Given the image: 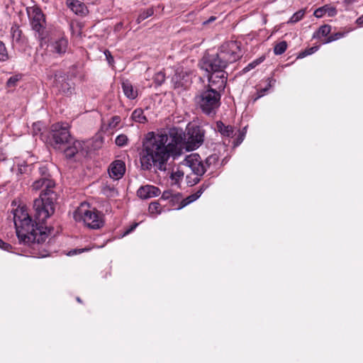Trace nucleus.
<instances>
[{
	"instance_id": "nucleus-17",
	"label": "nucleus",
	"mask_w": 363,
	"mask_h": 363,
	"mask_svg": "<svg viewBox=\"0 0 363 363\" xmlns=\"http://www.w3.org/2000/svg\"><path fill=\"white\" fill-rule=\"evenodd\" d=\"M68 41L65 38H60L50 44V51L60 56L64 55L67 49Z\"/></svg>"
},
{
	"instance_id": "nucleus-18",
	"label": "nucleus",
	"mask_w": 363,
	"mask_h": 363,
	"mask_svg": "<svg viewBox=\"0 0 363 363\" xmlns=\"http://www.w3.org/2000/svg\"><path fill=\"white\" fill-rule=\"evenodd\" d=\"M67 6L77 15L85 16L88 13V9L84 3L79 0H67Z\"/></svg>"
},
{
	"instance_id": "nucleus-46",
	"label": "nucleus",
	"mask_w": 363,
	"mask_h": 363,
	"mask_svg": "<svg viewBox=\"0 0 363 363\" xmlns=\"http://www.w3.org/2000/svg\"><path fill=\"white\" fill-rule=\"evenodd\" d=\"M217 160L216 155H211L206 159V164L209 166L212 162H215Z\"/></svg>"
},
{
	"instance_id": "nucleus-48",
	"label": "nucleus",
	"mask_w": 363,
	"mask_h": 363,
	"mask_svg": "<svg viewBox=\"0 0 363 363\" xmlns=\"http://www.w3.org/2000/svg\"><path fill=\"white\" fill-rule=\"evenodd\" d=\"M215 20H216V17L211 16V17L209 18V19L208 21H204L203 23L206 24V23H211V22H212V21H213Z\"/></svg>"
},
{
	"instance_id": "nucleus-31",
	"label": "nucleus",
	"mask_w": 363,
	"mask_h": 363,
	"mask_svg": "<svg viewBox=\"0 0 363 363\" xmlns=\"http://www.w3.org/2000/svg\"><path fill=\"white\" fill-rule=\"evenodd\" d=\"M9 59V54L4 43L0 40V61L6 62Z\"/></svg>"
},
{
	"instance_id": "nucleus-34",
	"label": "nucleus",
	"mask_w": 363,
	"mask_h": 363,
	"mask_svg": "<svg viewBox=\"0 0 363 363\" xmlns=\"http://www.w3.org/2000/svg\"><path fill=\"white\" fill-rule=\"evenodd\" d=\"M45 128L44 125L41 122L34 123L33 125V134L34 135H43L42 130Z\"/></svg>"
},
{
	"instance_id": "nucleus-22",
	"label": "nucleus",
	"mask_w": 363,
	"mask_h": 363,
	"mask_svg": "<svg viewBox=\"0 0 363 363\" xmlns=\"http://www.w3.org/2000/svg\"><path fill=\"white\" fill-rule=\"evenodd\" d=\"M331 32V26L328 24L321 26L318 30H316L313 35V38L320 39L322 37H327Z\"/></svg>"
},
{
	"instance_id": "nucleus-28",
	"label": "nucleus",
	"mask_w": 363,
	"mask_h": 363,
	"mask_svg": "<svg viewBox=\"0 0 363 363\" xmlns=\"http://www.w3.org/2000/svg\"><path fill=\"white\" fill-rule=\"evenodd\" d=\"M287 48V43L286 41H281L275 45L274 47V52L277 55L283 54Z\"/></svg>"
},
{
	"instance_id": "nucleus-37",
	"label": "nucleus",
	"mask_w": 363,
	"mask_h": 363,
	"mask_svg": "<svg viewBox=\"0 0 363 363\" xmlns=\"http://www.w3.org/2000/svg\"><path fill=\"white\" fill-rule=\"evenodd\" d=\"M344 34L340 32H337L335 33L331 34L330 35L328 36V38L324 40L323 43H329L333 41L337 40L342 37H343Z\"/></svg>"
},
{
	"instance_id": "nucleus-32",
	"label": "nucleus",
	"mask_w": 363,
	"mask_h": 363,
	"mask_svg": "<svg viewBox=\"0 0 363 363\" xmlns=\"http://www.w3.org/2000/svg\"><path fill=\"white\" fill-rule=\"evenodd\" d=\"M153 80L157 86H161L165 81V74L162 71L157 72Z\"/></svg>"
},
{
	"instance_id": "nucleus-19",
	"label": "nucleus",
	"mask_w": 363,
	"mask_h": 363,
	"mask_svg": "<svg viewBox=\"0 0 363 363\" xmlns=\"http://www.w3.org/2000/svg\"><path fill=\"white\" fill-rule=\"evenodd\" d=\"M125 96L129 99H135L138 96V90L134 88L131 82L126 79L121 84Z\"/></svg>"
},
{
	"instance_id": "nucleus-51",
	"label": "nucleus",
	"mask_w": 363,
	"mask_h": 363,
	"mask_svg": "<svg viewBox=\"0 0 363 363\" xmlns=\"http://www.w3.org/2000/svg\"><path fill=\"white\" fill-rule=\"evenodd\" d=\"M185 206H184V205L179 206V207H178V208H177L176 209H177V210H180V209H182V208H184V207H185Z\"/></svg>"
},
{
	"instance_id": "nucleus-25",
	"label": "nucleus",
	"mask_w": 363,
	"mask_h": 363,
	"mask_svg": "<svg viewBox=\"0 0 363 363\" xmlns=\"http://www.w3.org/2000/svg\"><path fill=\"white\" fill-rule=\"evenodd\" d=\"M22 74H16L9 78L6 82V87L13 88L17 86L18 82L22 79Z\"/></svg>"
},
{
	"instance_id": "nucleus-1",
	"label": "nucleus",
	"mask_w": 363,
	"mask_h": 363,
	"mask_svg": "<svg viewBox=\"0 0 363 363\" xmlns=\"http://www.w3.org/2000/svg\"><path fill=\"white\" fill-rule=\"evenodd\" d=\"M183 136V130L175 127L170 128L168 133L149 132L143 141L140 152L142 169L150 170L154 165L158 169L165 171L169 157L181 155L178 145Z\"/></svg>"
},
{
	"instance_id": "nucleus-54",
	"label": "nucleus",
	"mask_w": 363,
	"mask_h": 363,
	"mask_svg": "<svg viewBox=\"0 0 363 363\" xmlns=\"http://www.w3.org/2000/svg\"><path fill=\"white\" fill-rule=\"evenodd\" d=\"M240 132H243L245 133H246V127H245L242 130H241Z\"/></svg>"
},
{
	"instance_id": "nucleus-42",
	"label": "nucleus",
	"mask_w": 363,
	"mask_h": 363,
	"mask_svg": "<svg viewBox=\"0 0 363 363\" xmlns=\"http://www.w3.org/2000/svg\"><path fill=\"white\" fill-rule=\"evenodd\" d=\"M245 133H243V132H239L238 133V137L236 138L235 142H234V145L235 146H238L239 145H240L244 138H245Z\"/></svg>"
},
{
	"instance_id": "nucleus-53",
	"label": "nucleus",
	"mask_w": 363,
	"mask_h": 363,
	"mask_svg": "<svg viewBox=\"0 0 363 363\" xmlns=\"http://www.w3.org/2000/svg\"><path fill=\"white\" fill-rule=\"evenodd\" d=\"M149 204L153 205V204H159L157 201H152Z\"/></svg>"
},
{
	"instance_id": "nucleus-44",
	"label": "nucleus",
	"mask_w": 363,
	"mask_h": 363,
	"mask_svg": "<svg viewBox=\"0 0 363 363\" xmlns=\"http://www.w3.org/2000/svg\"><path fill=\"white\" fill-rule=\"evenodd\" d=\"M138 225V223H134L133 224H132L125 230V232L123 233V236H125L132 233L137 228Z\"/></svg>"
},
{
	"instance_id": "nucleus-5",
	"label": "nucleus",
	"mask_w": 363,
	"mask_h": 363,
	"mask_svg": "<svg viewBox=\"0 0 363 363\" xmlns=\"http://www.w3.org/2000/svg\"><path fill=\"white\" fill-rule=\"evenodd\" d=\"M199 66L208 74H220L216 75V78L219 79L218 88H225L228 74L224 70L227 67L218 52L214 54L205 53L199 62Z\"/></svg>"
},
{
	"instance_id": "nucleus-3",
	"label": "nucleus",
	"mask_w": 363,
	"mask_h": 363,
	"mask_svg": "<svg viewBox=\"0 0 363 363\" xmlns=\"http://www.w3.org/2000/svg\"><path fill=\"white\" fill-rule=\"evenodd\" d=\"M33 168L36 171L39 178L33 183L31 188L33 190L38 191L45 187L39 197L34 199L33 204H55L57 202V196L53 191L55 182L51 175L50 165L37 163L33 165Z\"/></svg>"
},
{
	"instance_id": "nucleus-6",
	"label": "nucleus",
	"mask_w": 363,
	"mask_h": 363,
	"mask_svg": "<svg viewBox=\"0 0 363 363\" xmlns=\"http://www.w3.org/2000/svg\"><path fill=\"white\" fill-rule=\"evenodd\" d=\"M28 16L35 37L40 41V45L47 43L49 30L46 28L45 16L42 10L37 6L26 9Z\"/></svg>"
},
{
	"instance_id": "nucleus-4",
	"label": "nucleus",
	"mask_w": 363,
	"mask_h": 363,
	"mask_svg": "<svg viewBox=\"0 0 363 363\" xmlns=\"http://www.w3.org/2000/svg\"><path fill=\"white\" fill-rule=\"evenodd\" d=\"M220 98L219 91L208 86L198 92L194 97V102L203 113L213 117L220 107Z\"/></svg>"
},
{
	"instance_id": "nucleus-8",
	"label": "nucleus",
	"mask_w": 363,
	"mask_h": 363,
	"mask_svg": "<svg viewBox=\"0 0 363 363\" xmlns=\"http://www.w3.org/2000/svg\"><path fill=\"white\" fill-rule=\"evenodd\" d=\"M104 215L95 208L84 210L78 208L73 213V218L76 222H83L84 225L89 229L98 230L104 227Z\"/></svg>"
},
{
	"instance_id": "nucleus-13",
	"label": "nucleus",
	"mask_w": 363,
	"mask_h": 363,
	"mask_svg": "<svg viewBox=\"0 0 363 363\" xmlns=\"http://www.w3.org/2000/svg\"><path fill=\"white\" fill-rule=\"evenodd\" d=\"M160 194L159 188L152 185L140 186L137 191V195L142 199H148L155 197Z\"/></svg>"
},
{
	"instance_id": "nucleus-7",
	"label": "nucleus",
	"mask_w": 363,
	"mask_h": 363,
	"mask_svg": "<svg viewBox=\"0 0 363 363\" xmlns=\"http://www.w3.org/2000/svg\"><path fill=\"white\" fill-rule=\"evenodd\" d=\"M47 140L52 147L58 150H62L66 145L71 144L73 138L69 133L68 124L62 123L52 124Z\"/></svg>"
},
{
	"instance_id": "nucleus-2",
	"label": "nucleus",
	"mask_w": 363,
	"mask_h": 363,
	"mask_svg": "<svg viewBox=\"0 0 363 363\" xmlns=\"http://www.w3.org/2000/svg\"><path fill=\"white\" fill-rule=\"evenodd\" d=\"M54 212L53 206H36L33 219L28 212L27 206H18L13 213L19 243L31 245L44 242L51 230L44 224Z\"/></svg>"
},
{
	"instance_id": "nucleus-52",
	"label": "nucleus",
	"mask_w": 363,
	"mask_h": 363,
	"mask_svg": "<svg viewBox=\"0 0 363 363\" xmlns=\"http://www.w3.org/2000/svg\"><path fill=\"white\" fill-rule=\"evenodd\" d=\"M79 204L84 205V204H89V203L86 201H82Z\"/></svg>"
},
{
	"instance_id": "nucleus-26",
	"label": "nucleus",
	"mask_w": 363,
	"mask_h": 363,
	"mask_svg": "<svg viewBox=\"0 0 363 363\" xmlns=\"http://www.w3.org/2000/svg\"><path fill=\"white\" fill-rule=\"evenodd\" d=\"M306 13L305 9H301L293 14L290 19L287 21V23H296L301 21Z\"/></svg>"
},
{
	"instance_id": "nucleus-29",
	"label": "nucleus",
	"mask_w": 363,
	"mask_h": 363,
	"mask_svg": "<svg viewBox=\"0 0 363 363\" xmlns=\"http://www.w3.org/2000/svg\"><path fill=\"white\" fill-rule=\"evenodd\" d=\"M264 60V57H261L258 59H256L255 60L252 61V62L249 63L243 69L242 73H247V72L250 71L251 69L255 68L258 65L262 63Z\"/></svg>"
},
{
	"instance_id": "nucleus-50",
	"label": "nucleus",
	"mask_w": 363,
	"mask_h": 363,
	"mask_svg": "<svg viewBox=\"0 0 363 363\" xmlns=\"http://www.w3.org/2000/svg\"><path fill=\"white\" fill-rule=\"evenodd\" d=\"M113 122H115L116 123H118L120 121V117H118V116H114V117H113Z\"/></svg>"
},
{
	"instance_id": "nucleus-15",
	"label": "nucleus",
	"mask_w": 363,
	"mask_h": 363,
	"mask_svg": "<svg viewBox=\"0 0 363 363\" xmlns=\"http://www.w3.org/2000/svg\"><path fill=\"white\" fill-rule=\"evenodd\" d=\"M72 145H66L64 149V153L67 158L72 159L76 155L82 154L83 155L84 149H83V144L80 141L75 140L74 142L72 141Z\"/></svg>"
},
{
	"instance_id": "nucleus-43",
	"label": "nucleus",
	"mask_w": 363,
	"mask_h": 363,
	"mask_svg": "<svg viewBox=\"0 0 363 363\" xmlns=\"http://www.w3.org/2000/svg\"><path fill=\"white\" fill-rule=\"evenodd\" d=\"M0 248L5 251L9 252L12 249V246L0 239Z\"/></svg>"
},
{
	"instance_id": "nucleus-55",
	"label": "nucleus",
	"mask_w": 363,
	"mask_h": 363,
	"mask_svg": "<svg viewBox=\"0 0 363 363\" xmlns=\"http://www.w3.org/2000/svg\"><path fill=\"white\" fill-rule=\"evenodd\" d=\"M77 301L79 303H82V300L79 297L77 298Z\"/></svg>"
},
{
	"instance_id": "nucleus-56",
	"label": "nucleus",
	"mask_w": 363,
	"mask_h": 363,
	"mask_svg": "<svg viewBox=\"0 0 363 363\" xmlns=\"http://www.w3.org/2000/svg\"><path fill=\"white\" fill-rule=\"evenodd\" d=\"M11 204H12V205L16 204V201H15V200H14V201H12V203H11Z\"/></svg>"
},
{
	"instance_id": "nucleus-30",
	"label": "nucleus",
	"mask_w": 363,
	"mask_h": 363,
	"mask_svg": "<svg viewBox=\"0 0 363 363\" xmlns=\"http://www.w3.org/2000/svg\"><path fill=\"white\" fill-rule=\"evenodd\" d=\"M162 211V206H148V213L152 218H156Z\"/></svg>"
},
{
	"instance_id": "nucleus-35",
	"label": "nucleus",
	"mask_w": 363,
	"mask_h": 363,
	"mask_svg": "<svg viewBox=\"0 0 363 363\" xmlns=\"http://www.w3.org/2000/svg\"><path fill=\"white\" fill-rule=\"evenodd\" d=\"M22 31L18 26H15L11 28V35L13 40L19 42L21 40Z\"/></svg>"
},
{
	"instance_id": "nucleus-40",
	"label": "nucleus",
	"mask_w": 363,
	"mask_h": 363,
	"mask_svg": "<svg viewBox=\"0 0 363 363\" xmlns=\"http://www.w3.org/2000/svg\"><path fill=\"white\" fill-rule=\"evenodd\" d=\"M31 171V165L21 164L18 166V172L20 174H28Z\"/></svg>"
},
{
	"instance_id": "nucleus-45",
	"label": "nucleus",
	"mask_w": 363,
	"mask_h": 363,
	"mask_svg": "<svg viewBox=\"0 0 363 363\" xmlns=\"http://www.w3.org/2000/svg\"><path fill=\"white\" fill-rule=\"evenodd\" d=\"M104 54L106 55L108 63L110 65H113V63L114 62V60H113V57L111 55V52L108 50H106L104 52Z\"/></svg>"
},
{
	"instance_id": "nucleus-39",
	"label": "nucleus",
	"mask_w": 363,
	"mask_h": 363,
	"mask_svg": "<svg viewBox=\"0 0 363 363\" xmlns=\"http://www.w3.org/2000/svg\"><path fill=\"white\" fill-rule=\"evenodd\" d=\"M184 173L182 172L177 171L174 173H172L171 179L172 181H174V183H177L179 179H182Z\"/></svg>"
},
{
	"instance_id": "nucleus-38",
	"label": "nucleus",
	"mask_w": 363,
	"mask_h": 363,
	"mask_svg": "<svg viewBox=\"0 0 363 363\" xmlns=\"http://www.w3.org/2000/svg\"><path fill=\"white\" fill-rule=\"evenodd\" d=\"M319 49V46L317 45V46H313V47H311V48H309L308 49H306L304 51L301 52L299 55H298V57H304L307 55H311L314 52H315L318 50Z\"/></svg>"
},
{
	"instance_id": "nucleus-21",
	"label": "nucleus",
	"mask_w": 363,
	"mask_h": 363,
	"mask_svg": "<svg viewBox=\"0 0 363 363\" xmlns=\"http://www.w3.org/2000/svg\"><path fill=\"white\" fill-rule=\"evenodd\" d=\"M216 129L223 136L231 138L233 135V127L232 125H225L220 121L216 122Z\"/></svg>"
},
{
	"instance_id": "nucleus-10",
	"label": "nucleus",
	"mask_w": 363,
	"mask_h": 363,
	"mask_svg": "<svg viewBox=\"0 0 363 363\" xmlns=\"http://www.w3.org/2000/svg\"><path fill=\"white\" fill-rule=\"evenodd\" d=\"M218 53L226 67H228L230 64L238 61L242 57L240 43L233 40L225 42L219 48Z\"/></svg>"
},
{
	"instance_id": "nucleus-14",
	"label": "nucleus",
	"mask_w": 363,
	"mask_h": 363,
	"mask_svg": "<svg viewBox=\"0 0 363 363\" xmlns=\"http://www.w3.org/2000/svg\"><path fill=\"white\" fill-rule=\"evenodd\" d=\"M55 85L59 89L60 91L65 94L72 93V84L65 75H55Z\"/></svg>"
},
{
	"instance_id": "nucleus-27",
	"label": "nucleus",
	"mask_w": 363,
	"mask_h": 363,
	"mask_svg": "<svg viewBox=\"0 0 363 363\" xmlns=\"http://www.w3.org/2000/svg\"><path fill=\"white\" fill-rule=\"evenodd\" d=\"M268 84L266 87L261 89L257 92V96L254 99V101L257 100L258 99L263 96L265 93L269 89L270 87L273 86V84L275 83L276 80L273 78H268Z\"/></svg>"
},
{
	"instance_id": "nucleus-16",
	"label": "nucleus",
	"mask_w": 363,
	"mask_h": 363,
	"mask_svg": "<svg viewBox=\"0 0 363 363\" xmlns=\"http://www.w3.org/2000/svg\"><path fill=\"white\" fill-rule=\"evenodd\" d=\"M108 171L111 177L116 179H120L125 172V164L122 160H116L111 163Z\"/></svg>"
},
{
	"instance_id": "nucleus-49",
	"label": "nucleus",
	"mask_w": 363,
	"mask_h": 363,
	"mask_svg": "<svg viewBox=\"0 0 363 363\" xmlns=\"http://www.w3.org/2000/svg\"><path fill=\"white\" fill-rule=\"evenodd\" d=\"M201 177V176L196 175L195 178L194 179V184H197V183H199V181H200V179H200V177Z\"/></svg>"
},
{
	"instance_id": "nucleus-9",
	"label": "nucleus",
	"mask_w": 363,
	"mask_h": 363,
	"mask_svg": "<svg viewBox=\"0 0 363 363\" xmlns=\"http://www.w3.org/2000/svg\"><path fill=\"white\" fill-rule=\"evenodd\" d=\"M204 130L198 125L188 127L186 133L183 131L182 140L178 145V150L182 153V149L192 151L202 145L204 140Z\"/></svg>"
},
{
	"instance_id": "nucleus-11",
	"label": "nucleus",
	"mask_w": 363,
	"mask_h": 363,
	"mask_svg": "<svg viewBox=\"0 0 363 363\" xmlns=\"http://www.w3.org/2000/svg\"><path fill=\"white\" fill-rule=\"evenodd\" d=\"M205 188L201 186L196 193L184 198L180 193H174L171 190L164 191L160 199L162 201H168L169 204H191L199 199L203 194Z\"/></svg>"
},
{
	"instance_id": "nucleus-24",
	"label": "nucleus",
	"mask_w": 363,
	"mask_h": 363,
	"mask_svg": "<svg viewBox=\"0 0 363 363\" xmlns=\"http://www.w3.org/2000/svg\"><path fill=\"white\" fill-rule=\"evenodd\" d=\"M154 13V9L153 8H148L146 10L142 11L140 14L138 15L136 22L138 23H140L142 21L147 18L148 17H150Z\"/></svg>"
},
{
	"instance_id": "nucleus-33",
	"label": "nucleus",
	"mask_w": 363,
	"mask_h": 363,
	"mask_svg": "<svg viewBox=\"0 0 363 363\" xmlns=\"http://www.w3.org/2000/svg\"><path fill=\"white\" fill-rule=\"evenodd\" d=\"M213 74H208V81L209 82V84L208 86H210L211 87V86H216V89L219 91V92L220 91H223V89H219L218 88V80L219 79L218 78H216V75L213 77Z\"/></svg>"
},
{
	"instance_id": "nucleus-23",
	"label": "nucleus",
	"mask_w": 363,
	"mask_h": 363,
	"mask_svg": "<svg viewBox=\"0 0 363 363\" xmlns=\"http://www.w3.org/2000/svg\"><path fill=\"white\" fill-rule=\"evenodd\" d=\"M131 118L135 122L140 123H145L147 121L146 116L144 115L143 110L141 108L134 110L132 113Z\"/></svg>"
},
{
	"instance_id": "nucleus-41",
	"label": "nucleus",
	"mask_w": 363,
	"mask_h": 363,
	"mask_svg": "<svg viewBox=\"0 0 363 363\" xmlns=\"http://www.w3.org/2000/svg\"><path fill=\"white\" fill-rule=\"evenodd\" d=\"M87 248H79V249H73L67 252L68 256H73L77 254L82 253L84 252L88 251Z\"/></svg>"
},
{
	"instance_id": "nucleus-20",
	"label": "nucleus",
	"mask_w": 363,
	"mask_h": 363,
	"mask_svg": "<svg viewBox=\"0 0 363 363\" xmlns=\"http://www.w3.org/2000/svg\"><path fill=\"white\" fill-rule=\"evenodd\" d=\"M325 14H327L329 17L335 16L337 14L336 8L329 5H325L315 9L313 13V15L316 18H321Z\"/></svg>"
},
{
	"instance_id": "nucleus-12",
	"label": "nucleus",
	"mask_w": 363,
	"mask_h": 363,
	"mask_svg": "<svg viewBox=\"0 0 363 363\" xmlns=\"http://www.w3.org/2000/svg\"><path fill=\"white\" fill-rule=\"evenodd\" d=\"M199 155H194L186 159V164L191 169L195 175L202 176L206 171L202 161L199 160Z\"/></svg>"
},
{
	"instance_id": "nucleus-47",
	"label": "nucleus",
	"mask_w": 363,
	"mask_h": 363,
	"mask_svg": "<svg viewBox=\"0 0 363 363\" xmlns=\"http://www.w3.org/2000/svg\"><path fill=\"white\" fill-rule=\"evenodd\" d=\"M357 23L361 26H363V15L357 19Z\"/></svg>"
},
{
	"instance_id": "nucleus-36",
	"label": "nucleus",
	"mask_w": 363,
	"mask_h": 363,
	"mask_svg": "<svg viewBox=\"0 0 363 363\" xmlns=\"http://www.w3.org/2000/svg\"><path fill=\"white\" fill-rule=\"evenodd\" d=\"M128 137L124 134H121L118 135L115 140V143L116 145L119 147H123L125 145L128 143Z\"/></svg>"
}]
</instances>
